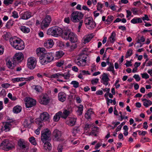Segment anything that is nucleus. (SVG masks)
<instances>
[{"label":"nucleus","mask_w":152,"mask_h":152,"mask_svg":"<svg viewBox=\"0 0 152 152\" xmlns=\"http://www.w3.org/2000/svg\"><path fill=\"white\" fill-rule=\"evenodd\" d=\"M11 46L16 50H22L25 48L23 41L20 38L16 37L11 38L10 40Z\"/></svg>","instance_id":"f257e3e1"},{"label":"nucleus","mask_w":152,"mask_h":152,"mask_svg":"<svg viewBox=\"0 0 152 152\" xmlns=\"http://www.w3.org/2000/svg\"><path fill=\"white\" fill-rule=\"evenodd\" d=\"M70 74L68 72H58L51 75V78H56L59 82H66L69 80Z\"/></svg>","instance_id":"f03ea898"},{"label":"nucleus","mask_w":152,"mask_h":152,"mask_svg":"<svg viewBox=\"0 0 152 152\" xmlns=\"http://www.w3.org/2000/svg\"><path fill=\"white\" fill-rule=\"evenodd\" d=\"M63 32V30L61 28L55 26L49 28L47 31V33L48 35L57 37L61 35Z\"/></svg>","instance_id":"7ed1b4c3"},{"label":"nucleus","mask_w":152,"mask_h":152,"mask_svg":"<svg viewBox=\"0 0 152 152\" xmlns=\"http://www.w3.org/2000/svg\"><path fill=\"white\" fill-rule=\"evenodd\" d=\"M84 16V14L81 12L75 11L71 14L70 19L73 23H78L81 20Z\"/></svg>","instance_id":"20e7f679"},{"label":"nucleus","mask_w":152,"mask_h":152,"mask_svg":"<svg viewBox=\"0 0 152 152\" xmlns=\"http://www.w3.org/2000/svg\"><path fill=\"white\" fill-rule=\"evenodd\" d=\"M15 144L7 140L4 141L0 145V148L6 151L11 150L15 148Z\"/></svg>","instance_id":"39448f33"},{"label":"nucleus","mask_w":152,"mask_h":152,"mask_svg":"<svg viewBox=\"0 0 152 152\" xmlns=\"http://www.w3.org/2000/svg\"><path fill=\"white\" fill-rule=\"evenodd\" d=\"M51 132L48 129L43 130L41 132V140L43 143L47 140H51Z\"/></svg>","instance_id":"423d86ee"},{"label":"nucleus","mask_w":152,"mask_h":152,"mask_svg":"<svg viewBox=\"0 0 152 152\" xmlns=\"http://www.w3.org/2000/svg\"><path fill=\"white\" fill-rule=\"evenodd\" d=\"M50 121V115L46 112H44L42 113L40 116V118H37L35 120V122L38 124H42V121L49 122Z\"/></svg>","instance_id":"0eeeda50"},{"label":"nucleus","mask_w":152,"mask_h":152,"mask_svg":"<svg viewBox=\"0 0 152 152\" xmlns=\"http://www.w3.org/2000/svg\"><path fill=\"white\" fill-rule=\"evenodd\" d=\"M15 121L13 119H10L7 122L3 123V125L2 129L5 132H8L10 131L12 126L15 124Z\"/></svg>","instance_id":"6e6552de"},{"label":"nucleus","mask_w":152,"mask_h":152,"mask_svg":"<svg viewBox=\"0 0 152 152\" xmlns=\"http://www.w3.org/2000/svg\"><path fill=\"white\" fill-rule=\"evenodd\" d=\"M37 61L36 58L31 57L28 58L27 65V67L30 69H34L37 65Z\"/></svg>","instance_id":"1a4fd4ad"},{"label":"nucleus","mask_w":152,"mask_h":152,"mask_svg":"<svg viewBox=\"0 0 152 152\" xmlns=\"http://www.w3.org/2000/svg\"><path fill=\"white\" fill-rule=\"evenodd\" d=\"M50 99L48 95L46 94H42L39 96V101L41 104L46 105L50 102Z\"/></svg>","instance_id":"9d476101"},{"label":"nucleus","mask_w":152,"mask_h":152,"mask_svg":"<svg viewBox=\"0 0 152 152\" xmlns=\"http://www.w3.org/2000/svg\"><path fill=\"white\" fill-rule=\"evenodd\" d=\"M84 23L86 28L88 29H92L96 27L95 22L90 17L86 18Z\"/></svg>","instance_id":"9b49d317"},{"label":"nucleus","mask_w":152,"mask_h":152,"mask_svg":"<svg viewBox=\"0 0 152 152\" xmlns=\"http://www.w3.org/2000/svg\"><path fill=\"white\" fill-rule=\"evenodd\" d=\"M73 111L72 108L70 105L66 106V107L63 110V112H62L61 118L66 119L70 114Z\"/></svg>","instance_id":"f8f14e48"},{"label":"nucleus","mask_w":152,"mask_h":152,"mask_svg":"<svg viewBox=\"0 0 152 152\" xmlns=\"http://www.w3.org/2000/svg\"><path fill=\"white\" fill-rule=\"evenodd\" d=\"M36 101L31 98H26V99L25 104L27 108H29L32 107L36 105Z\"/></svg>","instance_id":"ddd939ff"},{"label":"nucleus","mask_w":152,"mask_h":152,"mask_svg":"<svg viewBox=\"0 0 152 152\" xmlns=\"http://www.w3.org/2000/svg\"><path fill=\"white\" fill-rule=\"evenodd\" d=\"M24 56L21 52H18L15 53L14 56L12 61L15 63L21 62L23 59Z\"/></svg>","instance_id":"4468645a"},{"label":"nucleus","mask_w":152,"mask_h":152,"mask_svg":"<svg viewBox=\"0 0 152 152\" xmlns=\"http://www.w3.org/2000/svg\"><path fill=\"white\" fill-rule=\"evenodd\" d=\"M54 137L53 140L56 141H60L62 140L61 132L57 129L54 130L53 133Z\"/></svg>","instance_id":"2eb2a0df"},{"label":"nucleus","mask_w":152,"mask_h":152,"mask_svg":"<svg viewBox=\"0 0 152 152\" xmlns=\"http://www.w3.org/2000/svg\"><path fill=\"white\" fill-rule=\"evenodd\" d=\"M77 118L74 117H69L66 122V124L69 126H72L75 125Z\"/></svg>","instance_id":"dca6fc26"},{"label":"nucleus","mask_w":152,"mask_h":152,"mask_svg":"<svg viewBox=\"0 0 152 152\" xmlns=\"http://www.w3.org/2000/svg\"><path fill=\"white\" fill-rule=\"evenodd\" d=\"M33 15L30 12L26 11L22 13L20 15V18L23 20H27L32 16Z\"/></svg>","instance_id":"f3484780"},{"label":"nucleus","mask_w":152,"mask_h":152,"mask_svg":"<svg viewBox=\"0 0 152 152\" xmlns=\"http://www.w3.org/2000/svg\"><path fill=\"white\" fill-rule=\"evenodd\" d=\"M68 39L72 43L76 42L78 40L77 35L72 32H70L69 34Z\"/></svg>","instance_id":"a211bd4d"},{"label":"nucleus","mask_w":152,"mask_h":152,"mask_svg":"<svg viewBox=\"0 0 152 152\" xmlns=\"http://www.w3.org/2000/svg\"><path fill=\"white\" fill-rule=\"evenodd\" d=\"M102 78L101 80L102 82L106 86H107L108 84V81L109 79L108 77V75L106 73H103L102 75Z\"/></svg>","instance_id":"6ab92c4d"},{"label":"nucleus","mask_w":152,"mask_h":152,"mask_svg":"<svg viewBox=\"0 0 152 152\" xmlns=\"http://www.w3.org/2000/svg\"><path fill=\"white\" fill-rule=\"evenodd\" d=\"M34 118L32 117H29L25 119L23 124L25 127H27L30 126V125L34 122Z\"/></svg>","instance_id":"aec40b11"},{"label":"nucleus","mask_w":152,"mask_h":152,"mask_svg":"<svg viewBox=\"0 0 152 152\" xmlns=\"http://www.w3.org/2000/svg\"><path fill=\"white\" fill-rule=\"evenodd\" d=\"M54 44L53 40L52 39H50L45 41L44 45L45 47L49 49L53 47Z\"/></svg>","instance_id":"412c9836"},{"label":"nucleus","mask_w":152,"mask_h":152,"mask_svg":"<svg viewBox=\"0 0 152 152\" xmlns=\"http://www.w3.org/2000/svg\"><path fill=\"white\" fill-rule=\"evenodd\" d=\"M66 95L65 93L61 92L58 94V100L61 102H64L66 100Z\"/></svg>","instance_id":"4be33fe9"},{"label":"nucleus","mask_w":152,"mask_h":152,"mask_svg":"<svg viewBox=\"0 0 152 152\" xmlns=\"http://www.w3.org/2000/svg\"><path fill=\"white\" fill-rule=\"evenodd\" d=\"M92 38V37L91 35H86L84 36L82 40V42L83 44H86L89 42Z\"/></svg>","instance_id":"5701e85b"},{"label":"nucleus","mask_w":152,"mask_h":152,"mask_svg":"<svg viewBox=\"0 0 152 152\" xmlns=\"http://www.w3.org/2000/svg\"><path fill=\"white\" fill-rule=\"evenodd\" d=\"M45 57H46V59H47V61L48 62H50L52 61L54 57L53 56V53H47L45 54Z\"/></svg>","instance_id":"b1692460"},{"label":"nucleus","mask_w":152,"mask_h":152,"mask_svg":"<svg viewBox=\"0 0 152 152\" xmlns=\"http://www.w3.org/2000/svg\"><path fill=\"white\" fill-rule=\"evenodd\" d=\"M44 143L43 148L44 149L48 151H50L52 149L51 145L50 143L48 142H45Z\"/></svg>","instance_id":"393cba45"},{"label":"nucleus","mask_w":152,"mask_h":152,"mask_svg":"<svg viewBox=\"0 0 152 152\" xmlns=\"http://www.w3.org/2000/svg\"><path fill=\"white\" fill-rule=\"evenodd\" d=\"M46 50L44 48H39L36 50V53L37 56H41L45 53Z\"/></svg>","instance_id":"a878e982"},{"label":"nucleus","mask_w":152,"mask_h":152,"mask_svg":"<svg viewBox=\"0 0 152 152\" xmlns=\"http://www.w3.org/2000/svg\"><path fill=\"white\" fill-rule=\"evenodd\" d=\"M15 62L14 61H11L10 60L6 61V65L7 67L11 69H13L15 66Z\"/></svg>","instance_id":"bb28decb"},{"label":"nucleus","mask_w":152,"mask_h":152,"mask_svg":"<svg viewBox=\"0 0 152 152\" xmlns=\"http://www.w3.org/2000/svg\"><path fill=\"white\" fill-rule=\"evenodd\" d=\"M94 114V112L92 109L88 110L85 114V116L87 119H90L91 118V116Z\"/></svg>","instance_id":"cd10ccee"},{"label":"nucleus","mask_w":152,"mask_h":152,"mask_svg":"<svg viewBox=\"0 0 152 152\" xmlns=\"http://www.w3.org/2000/svg\"><path fill=\"white\" fill-rule=\"evenodd\" d=\"M45 54H44L39 57L41 63L42 65H45L48 63V62L47 61V59H46V57H45Z\"/></svg>","instance_id":"c85d7f7f"},{"label":"nucleus","mask_w":152,"mask_h":152,"mask_svg":"<svg viewBox=\"0 0 152 152\" xmlns=\"http://www.w3.org/2000/svg\"><path fill=\"white\" fill-rule=\"evenodd\" d=\"M143 102V105L146 107H148L152 104V102L149 99H142Z\"/></svg>","instance_id":"c756f323"},{"label":"nucleus","mask_w":152,"mask_h":152,"mask_svg":"<svg viewBox=\"0 0 152 152\" xmlns=\"http://www.w3.org/2000/svg\"><path fill=\"white\" fill-rule=\"evenodd\" d=\"M64 54V53L62 50H60L56 52L54 58L55 59H58L61 58Z\"/></svg>","instance_id":"7c9ffc66"},{"label":"nucleus","mask_w":152,"mask_h":152,"mask_svg":"<svg viewBox=\"0 0 152 152\" xmlns=\"http://www.w3.org/2000/svg\"><path fill=\"white\" fill-rule=\"evenodd\" d=\"M131 22L133 24L141 23L142 22V19L140 18L135 17L131 20Z\"/></svg>","instance_id":"2f4dec72"},{"label":"nucleus","mask_w":152,"mask_h":152,"mask_svg":"<svg viewBox=\"0 0 152 152\" xmlns=\"http://www.w3.org/2000/svg\"><path fill=\"white\" fill-rule=\"evenodd\" d=\"M75 63L79 66H85L86 64V61H81L80 60H75Z\"/></svg>","instance_id":"473e14b6"},{"label":"nucleus","mask_w":152,"mask_h":152,"mask_svg":"<svg viewBox=\"0 0 152 152\" xmlns=\"http://www.w3.org/2000/svg\"><path fill=\"white\" fill-rule=\"evenodd\" d=\"M62 112L59 111L54 116L53 118V121H58L61 117Z\"/></svg>","instance_id":"72a5a7b5"},{"label":"nucleus","mask_w":152,"mask_h":152,"mask_svg":"<svg viewBox=\"0 0 152 152\" xmlns=\"http://www.w3.org/2000/svg\"><path fill=\"white\" fill-rule=\"evenodd\" d=\"M116 33L115 32L113 31L109 38V41L111 43H113L115 40Z\"/></svg>","instance_id":"f704fd0d"},{"label":"nucleus","mask_w":152,"mask_h":152,"mask_svg":"<svg viewBox=\"0 0 152 152\" xmlns=\"http://www.w3.org/2000/svg\"><path fill=\"white\" fill-rule=\"evenodd\" d=\"M77 115H81L83 111V106L81 104H80L77 106Z\"/></svg>","instance_id":"c9c22d12"},{"label":"nucleus","mask_w":152,"mask_h":152,"mask_svg":"<svg viewBox=\"0 0 152 152\" xmlns=\"http://www.w3.org/2000/svg\"><path fill=\"white\" fill-rule=\"evenodd\" d=\"M22 107L20 106L17 105L14 107L13 109V112L15 113H18L21 110Z\"/></svg>","instance_id":"e433bc0d"},{"label":"nucleus","mask_w":152,"mask_h":152,"mask_svg":"<svg viewBox=\"0 0 152 152\" xmlns=\"http://www.w3.org/2000/svg\"><path fill=\"white\" fill-rule=\"evenodd\" d=\"M20 30L25 33H28L30 32V29L29 28L25 26H21L20 27Z\"/></svg>","instance_id":"4c0bfd02"},{"label":"nucleus","mask_w":152,"mask_h":152,"mask_svg":"<svg viewBox=\"0 0 152 152\" xmlns=\"http://www.w3.org/2000/svg\"><path fill=\"white\" fill-rule=\"evenodd\" d=\"M32 88H33L37 92H42V87L39 85H34L32 86Z\"/></svg>","instance_id":"58836bf2"},{"label":"nucleus","mask_w":152,"mask_h":152,"mask_svg":"<svg viewBox=\"0 0 152 152\" xmlns=\"http://www.w3.org/2000/svg\"><path fill=\"white\" fill-rule=\"evenodd\" d=\"M87 55L85 54H81L78 56L76 60H80L81 61H86Z\"/></svg>","instance_id":"ea45409f"},{"label":"nucleus","mask_w":152,"mask_h":152,"mask_svg":"<svg viewBox=\"0 0 152 152\" xmlns=\"http://www.w3.org/2000/svg\"><path fill=\"white\" fill-rule=\"evenodd\" d=\"M45 21V20H43L41 23V27L42 29L48 27L50 24L48 23V22H46Z\"/></svg>","instance_id":"a19ab883"},{"label":"nucleus","mask_w":152,"mask_h":152,"mask_svg":"<svg viewBox=\"0 0 152 152\" xmlns=\"http://www.w3.org/2000/svg\"><path fill=\"white\" fill-rule=\"evenodd\" d=\"M18 146L22 148H25L26 146L24 141L23 140H20L18 142Z\"/></svg>","instance_id":"79ce46f5"},{"label":"nucleus","mask_w":152,"mask_h":152,"mask_svg":"<svg viewBox=\"0 0 152 152\" xmlns=\"http://www.w3.org/2000/svg\"><path fill=\"white\" fill-rule=\"evenodd\" d=\"M104 6L103 4L101 3V2H98L96 5V9L98 11H99L101 13H102L103 11L102 10Z\"/></svg>","instance_id":"37998d69"},{"label":"nucleus","mask_w":152,"mask_h":152,"mask_svg":"<svg viewBox=\"0 0 152 152\" xmlns=\"http://www.w3.org/2000/svg\"><path fill=\"white\" fill-rule=\"evenodd\" d=\"M107 69L108 71L112 72L113 74L115 75V72L114 69L113 64H110L109 66L107 68Z\"/></svg>","instance_id":"c03bdc74"},{"label":"nucleus","mask_w":152,"mask_h":152,"mask_svg":"<svg viewBox=\"0 0 152 152\" xmlns=\"http://www.w3.org/2000/svg\"><path fill=\"white\" fill-rule=\"evenodd\" d=\"M25 77H17L12 79V80L14 83L16 82H20L25 80Z\"/></svg>","instance_id":"a18cd8bd"},{"label":"nucleus","mask_w":152,"mask_h":152,"mask_svg":"<svg viewBox=\"0 0 152 152\" xmlns=\"http://www.w3.org/2000/svg\"><path fill=\"white\" fill-rule=\"evenodd\" d=\"M70 33L69 31L68 30L64 32L62 35L63 37H64V39L67 40L68 39L69 35Z\"/></svg>","instance_id":"49530a36"},{"label":"nucleus","mask_w":152,"mask_h":152,"mask_svg":"<svg viewBox=\"0 0 152 152\" xmlns=\"http://www.w3.org/2000/svg\"><path fill=\"white\" fill-rule=\"evenodd\" d=\"M133 50L131 49H128L125 55V57L126 58H128L129 57L131 56L132 54Z\"/></svg>","instance_id":"de8ad7c7"},{"label":"nucleus","mask_w":152,"mask_h":152,"mask_svg":"<svg viewBox=\"0 0 152 152\" xmlns=\"http://www.w3.org/2000/svg\"><path fill=\"white\" fill-rule=\"evenodd\" d=\"M70 84L73 86V87L77 88L79 86V84L78 82L76 81H72L70 83Z\"/></svg>","instance_id":"09e8293b"},{"label":"nucleus","mask_w":152,"mask_h":152,"mask_svg":"<svg viewBox=\"0 0 152 152\" xmlns=\"http://www.w3.org/2000/svg\"><path fill=\"white\" fill-rule=\"evenodd\" d=\"M29 141L31 144L34 145H35L37 144L35 138L34 137H32L29 138Z\"/></svg>","instance_id":"8fccbe9b"},{"label":"nucleus","mask_w":152,"mask_h":152,"mask_svg":"<svg viewBox=\"0 0 152 152\" xmlns=\"http://www.w3.org/2000/svg\"><path fill=\"white\" fill-rule=\"evenodd\" d=\"M7 96L12 101H15L17 99L16 96H13L12 94L11 93H8Z\"/></svg>","instance_id":"3c124183"},{"label":"nucleus","mask_w":152,"mask_h":152,"mask_svg":"<svg viewBox=\"0 0 152 152\" xmlns=\"http://www.w3.org/2000/svg\"><path fill=\"white\" fill-rule=\"evenodd\" d=\"M150 139L147 137H142L140 140V142L144 143L146 142H149Z\"/></svg>","instance_id":"603ef678"},{"label":"nucleus","mask_w":152,"mask_h":152,"mask_svg":"<svg viewBox=\"0 0 152 152\" xmlns=\"http://www.w3.org/2000/svg\"><path fill=\"white\" fill-rule=\"evenodd\" d=\"M44 20H45L46 21H45L48 22V23L49 24L51 21V17L49 15H46Z\"/></svg>","instance_id":"864d4df0"},{"label":"nucleus","mask_w":152,"mask_h":152,"mask_svg":"<svg viewBox=\"0 0 152 152\" xmlns=\"http://www.w3.org/2000/svg\"><path fill=\"white\" fill-rule=\"evenodd\" d=\"M14 0H4V3L5 5L7 6L10 4H12Z\"/></svg>","instance_id":"5fc2aeb1"},{"label":"nucleus","mask_w":152,"mask_h":152,"mask_svg":"<svg viewBox=\"0 0 152 152\" xmlns=\"http://www.w3.org/2000/svg\"><path fill=\"white\" fill-rule=\"evenodd\" d=\"M39 125L38 128L35 131V133L37 135H38L40 134V130L41 127L42 126V124H39Z\"/></svg>","instance_id":"6e6d98bb"},{"label":"nucleus","mask_w":152,"mask_h":152,"mask_svg":"<svg viewBox=\"0 0 152 152\" xmlns=\"http://www.w3.org/2000/svg\"><path fill=\"white\" fill-rule=\"evenodd\" d=\"M114 17L112 15H109L107 17V18L106 20L107 22H109L110 23L112 22L113 20Z\"/></svg>","instance_id":"4d7b16f0"},{"label":"nucleus","mask_w":152,"mask_h":152,"mask_svg":"<svg viewBox=\"0 0 152 152\" xmlns=\"http://www.w3.org/2000/svg\"><path fill=\"white\" fill-rule=\"evenodd\" d=\"M92 124H86L84 128L85 131L86 132H86H88L90 129V128L92 126Z\"/></svg>","instance_id":"13d9d810"},{"label":"nucleus","mask_w":152,"mask_h":152,"mask_svg":"<svg viewBox=\"0 0 152 152\" xmlns=\"http://www.w3.org/2000/svg\"><path fill=\"white\" fill-rule=\"evenodd\" d=\"M99 80V79L97 78L93 79L91 80V83L93 85H96L98 82Z\"/></svg>","instance_id":"bf43d9fd"},{"label":"nucleus","mask_w":152,"mask_h":152,"mask_svg":"<svg viewBox=\"0 0 152 152\" xmlns=\"http://www.w3.org/2000/svg\"><path fill=\"white\" fill-rule=\"evenodd\" d=\"M91 129L92 130H94V131H96L97 132H99V128L98 127L95 126L93 124H92V125Z\"/></svg>","instance_id":"052dcab7"},{"label":"nucleus","mask_w":152,"mask_h":152,"mask_svg":"<svg viewBox=\"0 0 152 152\" xmlns=\"http://www.w3.org/2000/svg\"><path fill=\"white\" fill-rule=\"evenodd\" d=\"M34 78V76H28L26 78H25V80L26 81H30Z\"/></svg>","instance_id":"680f3d73"},{"label":"nucleus","mask_w":152,"mask_h":152,"mask_svg":"<svg viewBox=\"0 0 152 152\" xmlns=\"http://www.w3.org/2000/svg\"><path fill=\"white\" fill-rule=\"evenodd\" d=\"M12 16L15 18H18V12L15 11H14L12 12Z\"/></svg>","instance_id":"e2e57ef3"},{"label":"nucleus","mask_w":152,"mask_h":152,"mask_svg":"<svg viewBox=\"0 0 152 152\" xmlns=\"http://www.w3.org/2000/svg\"><path fill=\"white\" fill-rule=\"evenodd\" d=\"M80 132V129L78 127L75 126L73 129V133L75 134L79 132Z\"/></svg>","instance_id":"0e129e2a"},{"label":"nucleus","mask_w":152,"mask_h":152,"mask_svg":"<svg viewBox=\"0 0 152 152\" xmlns=\"http://www.w3.org/2000/svg\"><path fill=\"white\" fill-rule=\"evenodd\" d=\"M141 75L143 78L147 79L149 77V75L146 73L141 74Z\"/></svg>","instance_id":"69168bd1"},{"label":"nucleus","mask_w":152,"mask_h":152,"mask_svg":"<svg viewBox=\"0 0 152 152\" xmlns=\"http://www.w3.org/2000/svg\"><path fill=\"white\" fill-rule=\"evenodd\" d=\"M77 47V45L76 44L71 43L70 51L73 50Z\"/></svg>","instance_id":"338daca9"},{"label":"nucleus","mask_w":152,"mask_h":152,"mask_svg":"<svg viewBox=\"0 0 152 152\" xmlns=\"http://www.w3.org/2000/svg\"><path fill=\"white\" fill-rule=\"evenodd\" d=\"M98 132H97L96 131H94V130H92L91 132L89 133V135H94L95 136H96Z\"/></svg>","instance_id":"774afa93"}]
</instances>
